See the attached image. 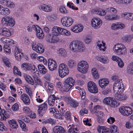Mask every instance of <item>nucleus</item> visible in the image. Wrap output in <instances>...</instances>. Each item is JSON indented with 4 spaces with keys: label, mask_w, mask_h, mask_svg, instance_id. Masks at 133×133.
I'll return each instance as SVG.
<instances>
[{
    "label": "nucleus",
    "mask_w": 133,
    "mask_h": 133,
    "mask_svg": "<svg viewBox=\"0 0 133 133\" xmlns=\"http://www.w3.org/2000/svg\"><path fill=\"white\" fill-rule=\"evenodd\" d=\"M69 48L71 51L76 52H83L85 49L83 43L82 42L78 40L72 41L70 43Z\"/></svg>",
    "instance_id": "obj_1"
},
{
    "label": "nucleus",
    "mask_w": 133,
    "mask_h": 133,
    "mask_svg": "<svg viewBox=\"0 0 133 133\" xmlns=\"http://www.w3.org/2000/svg\"><path fill=\"white\" fill-rule=\"evenodd\" d=\"M26 29L29 32H31L33 30H35L37 36L39 39H42L44 37V34L42 30L37 25H28L26 27Z\"/></svg>",
    "instance_id": "obj_2"
},
{
    "label": "nucleus",
    "mask_w": 133,
    "mask_h": 133,
    "mask_svg": "<svg viewBox=\"0 0 133 133\" xmlns=\"http://www.w3.org/2000/svg\"><path fill=\"white\" fill-rule=\"evenodd\" d=\"M111 128L110 129L105 127L98 126L97 130L98 133H118L116 126L113 125Z\"/></svg>",
    "instance_id": "obj_3"
},
{
    "label": "nucleus",
    "mask_w": 133,
    "mask_h": 133,
    "mask_svg": "<svg viewBox=\"0 0 133 133\" xmlns=\"http://www.w3.org/2000/svg\"><path fill=\"white\" fill-rule=\"evenodd\" d=\"M115 52L120 55H124L126 52V48L125 46L121 43L116 44L113 48Z\"/></svg>",
    "instance_id": "obj_4"
},
{
    "label": "nucleus",
    "mask_w": 133,
    "mask_h": 133,
    "mask_svg": "<svg viewBox=\"0 0 133 133\" xmlns=\"http://www.w3.org/2000/svg\"><path fill=\"white\" fill-rule=\"evenodd\" d=\"M75 84V80L71 77L67 78L64 82V90L65 92L69 91Z\"/></svg>",
    "instance_id": "obj_5"
},
{
    "label": "nucleus",
    "mask_w": 133,
    "mask_h": 133,
    "mask_svg": "<svg viewBox=\"0 0 133 133\" xmlns=\"http://www.w3.org/2000/svg\"><path fill=\"white\" fill-rule=\"evenodd\" d=\"M113 90L114 93H117L119 90L121 93L123 91L124 89L121 79H119L115 82L113 86Z\"/></svg>",
    "instance_id": "obj_6"
},
{
    "label": "nucleus",
    "mask_w": 133,
    "mask_h": 133,
    "mask_svg": "<svg viewBox=\"0 0 133 133\" xmlns=\"http://www.w3.org/2000/svg\"><path fill=\"white\" fill-rule=\"evenodd\" d=\"M78 70L83 74H85L88 71L89 65L87 62L82 61L78 63Z\"/></svg>",
    "instance_id": "obj_7"
},
{
    "label": "nucleus",
    "mask_w": 133,
    "mask_h": 133,
    "mask_svg": "<svg viewBox=\"0 0 133 133\" xmlns=\"http://www.w3.org/2000/svg\"><path fill=\"white\" fill-rule=\"evenodd\" d=\"M58 73L59 76L63 78L69 73V70L67 66L64 63L61 64L59 66Z\"/></svg>",
    "instance_id": "obj_8"
},
{
    "label": "nucleus",
    "mask_w": 133,
    "mask_h": 133,
    "mask_svg": "<svg viewBox=\"0 0 133 133\" xmlns=\"http://www.w3.org/2000/svg\"><path fill=\"white\" fill-rule=\"evenodd\" d=\"M1 23L4 26L11 27L13 26L15 24L14 19L9 16L3 17L2 19Z\"/></svg>",
    "instance_id": "obj_9"
},
{
    "label": "nucleus",
    "mask_w": 133,
    "mask_h": 133,
    "mask_svg": "<svg viewBox=\"0 0 133 133\" xmlns=\"http://www.w3.org/2000/svg\"><path fill=\"white\" fill-rule=\"evenodd\" d=\"M31 47L34 50L38 53H42L44 51L43 45L41 44L37 43L35 41L32 42Z\"/></svg>",
    "instance_id": "obj_10"
},
{
    "label": "nucleus",
    "mask_w": 133,
    "mask_h": 133,
    "mask_svg": "<svg viewBox=\"0 0 133 133\" xmlns=\"http://www.w3.org/2000/svg\"><path fill=\"white\" fill-rule=\"evenodd\" d=\"M119 111L123 115L128 116L131 114L133 110L131 108L129 107H122L119 108Z\"/></svg>",
    "instance_id": "obj_11"
},
{
    "label": "nucleus",
    "mask_w": 133,
    "mask_h": 133,
    "mask_svg": "<svg viewBox=\"0 0 133 133\" xmlns=\"http://www.w3.org/2000/svg\"><path fill=\"white\" fill-rule=\"evenodd\" d=\"M61 21L62 25L66 27L70 26L73 24L74 22L73 20L71 18L68 17H62Z\"/></svg>",
    "instance_id": "obj_12"
},
{
    "label": "nucleus",
    "mask_w": 133,
    "mask_h": 133,
    "mask_svg": "<svg viewBox=\"0 0 133 133\" xmlns=\"http://www.w3.org/2000/svg\"><path fill=\"white\" fill-rule=\"evenodd\" d=\"M47 106V104L45 103L38 106L37 111L40 116H42L45 113L48 108Z\"/></svg>",
    "instance_id": "obj_13"
},
{
    "label": "nucleus",
    "mask_w": 133,
    "mask_h": 133,
    "mask_svg": "<svg viewBox=\"0 0 133 133\" xmlns=\"http://www.w3.org/2000/svg\"><path fill=\"white\" fill-rule=\"evenodd\" d=\"M88 90L92 93H96L98 92V89L95 83L92 81H89L88 83Z\"/></svg>",
    "instance_id": "obj_14"
},
{
    "label": "nucleus",
    "mask_w": 133,
    "mask_h": 133,
    "mask_svg": "<svg viewBox=\"0 0 133 133\" xmlns=\"http://www.w3.org/2000/svg\"><path fill=\"white\" fill-rule=\"evenodd\" d=\"M102 21L99 18H94L91 21V24L92 26L95 29L99 28L102 25Z\"/></svg>",
    "instance_id": "obj_15"
},
{
    "label": "nucleus",
    "mask_w": 133,
    "mask_h": 133,
    "mask_svg": "<svg viewBox=\"0 0 133 133\" xmlns=\"http://www.w3.org/2000/svg\"><path fill=\"white\" fill-rule=\"evenodd\" d=\"M66 110L65 108L61 107V109L57 110V111H56V113L55 114V117L58 119L63 118V116L64 115Z\"/></svg>",
    "instance_id": "obj_16"
},
{
    "label": "nucleus",
    "mask_w": 133,
    "mask_h": 133,
    "mask_svg": "<svg viewBox=\"0 0 133 133\" xmlns=\"http://www.w3.org/2000/svg\"><path fill=\"white\" fill-rule=\"evenodd\" d=\"M38 8L40 10L46 12H50L52 9V8L51 6L45 4H42L39 5L38 6Z\"/></svg>",
    "instance_id": "obj_17"
},
{
    "label": "nucleus",
    "mask_w": 133,
    "mask_h": 133,
    "mask_svg": "<svg viewBox=\"0 0 133 133\" xmlns=\"http://www.w3.org/2000/svg\"><path fill=\"white\" fill-rule=\"evenodd\" d=\"M48 67L49 69L52 71L56 69L57 63L52 59H49L48 60Z\"/></svg>",
    "instance_id": "obj_18"
},
{
    "label": "nucleus",
    "mask_w": 133,
    "mask_h": 133,
    "mask_svg": "<svg viewBox=\"0 0 133 133\" xmlns=\"http://www.w3.org/2000/svg\"><path fill=\"white\" fill-rule=\"evenodd\" d=\"M98 82L100 87L102 89H104L109 84V81L108 79L103 78L99 80Z\"/></svg>",
    "instance_id": "obj_19"
},
{
    "label": "nucleus",
    "mask_w": 133,
    "mask_h": 133,
    "mask_svg": "<svg viewBox=\"0 0 133 133\" xmlns=\"http://www.w3.org/2000/svg\"><path fill=\"white\" fill-rule=\"evenodd\" d=\"M59 98L58 96H56L54 95H50L48 98V104L51 106L54 105L55 101L58 99Z\"/></svg>",
    "instance_id": "obj_20"
},
{
    "label": "nucleus",
    "mask_w": 133,
    "mask_h": 133,
    "mask_svg": "<svg viewBox=\"0 0 133 133\" xmlns=\"http://www.w3.org/2000/svg\"><path fill=\"white\" fill-rule=\"evenodd\" d=\"M125 26L124 24L121 23H116L112 24L111 29L113 30H117L119 29H123Z\"/></svg>",
    "instance_id": "obj_21"
},
{
    "label": "nucleus",
    "mask_w": 133,
    "mask_h": 133,
    "mask_svg": "<svg viewBox=\"0 0 133 133\" xmlns=\"http://www.w3.org/2000/svg\"><path fill=\"white\" fill-rule=\"evenodd\" d=\"M19 50L16 47H15L14 50V54L15 58H21L22 57L24 58H27L28 57L25 55H24V54L21 53L19 52Z\"/></svg>",
    "instance_id": "obj_22"
},
{
    "label": "nucleus",
    "mask_w": 133,
    "mask_h": 133,
    "mask_svg": "<svg viewBox=\"0 0 133 133\" xmlns=\"http://www.w3.org/2000/svg\"><path fill=\"white\" fill-rule=\"evenodd\" d=\"M83 27L81 24H77L75 25L71 28V30L75 33H78L83 31Z\"/></svg>",
    "instance_id": "obj_23"
},
{
    "label": "nucleus",
    "mask_w": 133,
    "mask_h": 133,
    "mask_svg": "<svg viewBox=\"0 0 133 133\" xmlns=\"http://www.w3.org/2000/svg\"><path fill=\"white\" fill-rule=\"evenodd\" d=\"M0 34L3 36L8 37L11 35L9 30L6 28H3L0 29Z\"/></svg>",
    "instance_id": "obj_24"
},
{
    "label": "nucleus",
    "mask_w": 133,
    "mask_h": 133,
    "mask_svg": "<svg viewBox=\"0 0 133 133\" xmlns=\"http://www.w3.org/2000/svg\"><path fill=\"white\" fill-rule=\"evenodd\" d=\"M21 99L26 104L29 105L30 103V100L28 95L25 94H23L21 95Z\"/></svg>",
    "instance_id": "obj_25"
},
{
    "label": "nucleus",
    "mask_w": 133,
    "mask_h": 133,
    "mask_svg": "<svg viewBox=\"0 0 133 133\" xmlns=\"http://www.w3.org/2000/svg\"><path fill=\"white\" fill-rule=\"evenodd\" d=\"M44 85L47 89L48 92L49 93H53L54 89V87L53 84L46 82L44 83Z\"/></svg>",
    "instance_id": "obj_26"
},
{
    "label": "nucleus",
    "mask_w": 133,
    "mask_h": 133,
    "mask_svg": "<svg viewBox=\"0 0 133 133\" xmlns=\"http://www.w3.org/2000/svg\"><path fill=\"white\" fill-rule=\"evenodd\" d=\"M53 130L54 133H64L65 132L64 129L60 126H56L54 127Z\"/></svg>",
    "instance_id": "obj_27"
},
{
    "label": "nucleus",
    "mask_w": 133,
    "mask_h": 133,
    "mask_svg": "<svg viewBox=\"0 0 133 133\" xmlns=\"http://www.w3.org/2000/svg\"><path fill=\"white\" fill-rule=\"evenodd\" d=\"M105 44L103 41L98 40L97 42V46H98L100 50L104 51L106 49Z\"/></svg>",
    "instance_id": "obj_28"
},
{
    "label": "nucleus",
    "mask_w": 133,
    "mask_h": 133,
    "mask_svg": "<svg viewBox=\"0 0 133 133\" xmlns=\"http://www.w3.org/2000/svg\"><path fill=\"white\" fill-rule=\"evenodd\" d=\"M120 90L117 93H114L116 94V97L117 99L120 101L125 100L127 98V96L126 95L123 94L121 95L122 93H121Z\"/></svg>",
    "instance_id": "obj_29"
},
{
    "label": "nucleus",
    "mask_w": 133,
    "mask_h": 133,
    "mask_svg": "<svg viewBox=\"0 0 133 133\" xmlns=\"http://www.w3.org/2000/svg\"><path fill=\"white\" fill-rule=\"evenodd\" d=\"M105 18L109 20L117 19L120 18V16L118 15H107L105 17Z\"/></svg>",
    "instance_id": "obj_30"
},
{
    "label": "nucleus",
    "mask_w": 133,
    "mask_h": 133,
    "mask_svg": "<svg viewBox=\"0 0 133 133\" xmlns=\"http://www.w3.org/2000/svg\"><path fill=\"white\" fill-rule=\"evenodd\" d=\"M38 68L39 72L41 74H45L47 72V70L46 68L42 64H39L38 65Z\"/></svg>",
    "instance_id": "obj_31"
},
{
    "label": "nucleus",
    "mask_w": 133,
    "mask_h": 133,
    "mask_svg": "<svg viewBox=\"0 0 133 133\" xmlns=\"http://www.w3.org/2000/svg\"><path fill=\"white\" fill-rule=\"evenodd\" d=\"M95 13L101 16H104L107 13V11L101 8H97L95 9Z\"/></svg>",
    "instance_id": "obj_32"
},
{
    "label": "nucleus",
    "mask_w": 133,
    "mask_h": 133,
    "mask_svg": "<svg viewBox=\"0 0 133 133\" xmlns=\"http://www.w3.org/2000/svg\"><path fill=\"white\" fill-rule=\"evenodd\" d=\"M10 127L11 128L16 129L18 127L16 122L14 119L10 120L8 121Z\"/></svg>",
    "instance_id": "obj_33"
},
{
    "label": "nucleus",
    "mask_w": 133,
    "mask_h": 133,
    "mask_svg": "<svg viewBox=\"0 0 133 133\" xmlns=\"http://www.w3.org/2000/svg\"><path fill=\"white\" fill-rule=\"evenodd\" d=\"M33 77L34 80L36 84H40L41 85V82L39 78V74H35L33 75Z\"/></svg>",
    "instance_id": "obj_34"
},
{
    "label": "nucleus",
    "mask_w": 133,
    "mask_h": 133,
    "mask_svg": "<svg viewBox=\"0 0 133 133\" xmlns=\"http://www.w3.org/2000/svg\"><path fill=\"white\" fill-rule=\"evenodd\" d=\"M115 2L118 4L128 5L131 2L132 0H114Z\"/></svg>",
    "instance_id": "obj_35"
},
{
    "label": "nucleus",
    "mask_w": 133,
    "mask_h": 133,
    "mask_svg": "<svg viewBox=\"0 0 133 133\" xmlns=\"http://www.w3.org/2000/svg\"><path fill=\"white\" fill-rule=\"evenodd\" d=\"M105 10L107 11V12L113 15H116V14L117 12V9L113 7L106 8L105 9Z\"/></svg>",
    "instance_id": "obj_36"
},
{
    "label": "nucleus",
    "mask_w": 133,
    "mask_h": 133,
    "mask_svg": "<svg viewBox=\"0 0 133 133\" xmlns=\"http://www.w3.org/2000/svg\"><path fill=\"white\" fill-rule=\"evenodd\" d=\"M130 12H124L121 13V16L122 18L130 20Z\"/></svg>",
    "instance_id": "obj_37"
},
{
    "label": "nucleus",
    "mask_w": 133,
    "mask_h": 133,
    "mask_svg": "<svg viewBox=\"0 0 133 133\" xmlns=\"http://www.w3.org/2000/svg\"><path fill=\"white\" fill-rule=\"evenodd\" d=\"M57 53L59 55L65 57L67 55V52L63 48L59 49L57 51Z\"/></svg>",
    "instance_id": "obj_38"
},
{
    "label": "nucleus",
    "mask_w": 133,
    "mask_h": 133,
    "mask_svg": "<svg viewBox=\"0 0 133 133\" xmlns=\"http://www.w3.org/2000/svg\"><path fill=\"white\" fill-rule=\"evenodd\" d=\"M112 59L117 62L118 65L119 67L122 68L124 66V63L121 59Z\"/></svg>",
    "instance_id": "obj_39"
},
{
    "label": "nucleus",
    "mask_w": 133,
    "mask_h": 133,
    "mask_svg": "<svg viewBox=\"0 0 133 133\" xmlns=\"http://www.w3.org/2000/svg\"><path fill=\"white\" fill-rule=\"evenodd\" d=\"M25 78L26 81L28 83L32 85L34 84V82L31 77L28 75L25 76Z\"/></svg>",
    "instance_id": "obj_40"
},
{
    "label": "nucleus",
    "mask_w": 133,
    "mask_h": 133,
    "mask_svg": "<svg viewBox=\"0 0 133 133\" xmlns=\"http://www.w3.org/2000/svg\"><path fill=\"white\" fill-rule=\"evenodd\" d=\"M68 65L70 68H72L75 66L76 64V62L74 60L71 59L69 60L68 62Z\"/></svg>",
    "instance_id": "obj_41"
},
{
    "label": "nucleus",
    "mask_w": 133,
    "mask_h": 133,
    "mask_svg": "<svg viewBox=\"0 0 133 133\" xmlns=\"http://www.w3.org/2000/svg\"><path fill=\"white\" fill-rule=\"evenodd\" d=\"M70 105L72 107L76 108L78 106V103L76 101L70 98Z\"/></svg>",
    "instance_id": "obj_42"
},
{
    "label": "nucleus",
    "mask_w": 133,
    "mask_h": 133,
    "mask_svg": "<svg viewBox=\"0 0 133 133\" xmlns=\"http://www.w3.org/2000/svg\"><path fill=\"white\" fill-rule=\"evenodd\" d=\"M52 33L53 35L56 36L59 35V31H58V26H54L52 28Z\"/></svg>",
    "instance_id": "obj_43"
},
{
    "label": "nucleus",
    "mask_w": 133,
    "mask_h": 133,
    "mask_svg": "<svg viewBox=\"0 0 133 133\" xmlns=\"http://www.w3.org/2000/svg\"><path fill=\"white\" fill-rule=\"evenodd\" d=\"M112 100H113V98L111 97H106L103 100V102L104 103L109 105Z\"/></svg>",
    "instance_id": "obj_44"
},
{
    "label": "nucleus",
    "mask_w": 133,
    "mask_h": 133,
    "mask_svg": "<svg viewBox=\"0 0 133 133\" xmlns=\"http://www.w3.org/2000/svg\"><path fill=\"white\" fill-rule=\"evenodd\" d=\"M32 64H28L26 63H23L22 65V67L26 70H31V66Z\"/></svg>",
    "instance_id": "obj_45"
},
{
    "label": "nucleus",
    "mask_w": 133,
    "mask_h": 133,
    "mask_svg": "<svg viewBox=\"0 0 133 133\" xmlns=\"http://www.w3.org/2000/svg\"><path fill=\"white\" fill-rule=\"evenodd\" d=\"M7 44H9L10 46H12L13 47H16V42L13 40L8 38L7 40Z\"/></svg>",
    "instance_id": "obj_46"
},
{
    "label": "nucleus",
    "mask_w": 133,
    "mask_h": 133,
    "mask_svg": "<svg viewBox=\"0 0 133 133\" xmlns=\"http://www.w3.org/2000/svg\"><path fill=\"white\" fill-rule=\"evenodd\" d=\"M91 72L93 77L95 79L99 78L98 74L97 71V70L95 68H93L91 70Z\"/></svg>",
    "instance_id": "obj_47"
},
{
    "label": "nucleus",
    "mask_w": 133,
    "mask_h": 133,
    "mask_svg": "<svg viewBox=\"0 0 133 133\" xmlns=\"http://www.w3.org/2000/svg\"><path fill=\"white\" fill-rule=\"evenodd\" d=\"M127 69L128 72V73L133 74V62L130 63L129 66V67Z\"/></svg>",
    "instance_id": "obj_48"
},
{
    "label": "nucleus",
    "mask_w": 133,
    "mask_h": 133,
    "mask_svg": "<svg viewBox=\"0 0 133 133\" xmlns=\"http://www.w3.org/2000/svg\"><path fill=\"white\" fill-rule=\"evenodd\" d=\"M24 87L26 93L29 95L30 97H31L32 96V92L31 88L28 85L25 86Z\"/></svg>",
    "instance_id": "obj_49"
},
{
    "label": "nucleus",
    "mask_w": 133,
    "mask_h": 133,
    "mask_svg": "<svg viewBox=\"0 0 133 133\" xmlns=\"http://www.w3.org/2000/svg\"><path fill=\"white\" fill-rule=\"evenodd\" d=\"M3 50L4 52L6 54H9L11 51L10 47L7 45L5 44L4 46Z\"/></svg>",
    "instance_id": "obj_50"
},
{
    "label": "nucleus",
    "mask_w": 133,
    "mask_h": 133,
    "mask_svg": "<svg viewBox=\"0 0 133 133\" xmlns=\"http://www.w3.org/2000/svg\"><path fill=\"white\" fill-rule=\"evenodd\" d=\"M67 5L68 7L73 10H77L78 9L77 7L74 6V4L73 3L70 2H68L67 4Z\"/></svg>",
    "instance_id": "obj_51"
},
{
    "label": "nucleus",
    "mask_w": 133,
    "mask_h": 133,
    "mask_svg": "<svg viewBox=\"0 0 133 133\" xmlns=\"http://www.w3.org/2000/svg\"><path fill=\"white\" fill-rule=\"evenodd\" d=\"M31 72L33 73V75L36 74H39L37 68L33 64H32L31 66Z\"/></svg>",
    "instance_id": "obj_52"
},
{
    "label": "nucleus",
    "mask_w": 133,
    "mask_h": 133,
    "mask_svg": "<svg viewBox=\"0 0 133 133\" xmlns=\"http://www.w3.org/2000/svg\"><path fill=\"white\" fill-rule=\"evenodd\" d=\"M44 122L45 123H49L52 124H55L56 123L55 120L51 118H49L45 120Z\"/></svg>",
    "instance_id": "obj_53"
},
{
    "label": "nucleus",
    "mask_w": 133,
    "mask_h": 133,
    "mask_svg": "<svg viewBox=\"0 0 133 133\" xmlns=\"http://www.w3.org/2000/svg\"><path fill=\"white\" fill-rule=\"evenodd\" d=\"M20 127L21 128L23 131H26L27 130L25 124L23 122L21 121L20 124Z\"/></svg>",
    "instance_id": "obj_54"
},
{
    "label": "nucleus",
    "mask_w": 133,
    "mask_h": 133,
    "mask_svg": "<svg viewBox=\"0 0 133 133\" xmlns=\"http://www.w3.org/2000/svg\"><path fill=\"white\" fill-rule=\"evenodd\" d=\"M71 113L68 111H66L65 114L64 116L65 117L67 120H70L71 119Z\"/></svg>",
    "instance_id": "obj_55"
},
{
    "label": "nucleus",
    "mask_w": 133,
    "mask_h": 133,
    "mask_svg": "<svg viewBox=\"0 0 133 133\" xmlns=\"http://www.w3.org/2000/svg\"><path fill=\"white\" fill-rule=\"evenodd\" d=\"M84 41L86 43L89 44L91 41V37L90 36H87L84 39Z\"/></svg>",
    "instance_id": "obj_56"
},
{
    "label": "nucleus",
    "mask_w": 133,
    "mask_h": 133,
    "mask_svg": "<svg viewBox=\"0 0 133 133\" xmlns=\"http://www.w3.org/2000/svg\"><path fill=\"white\" fill-rule=\"evenodd\" d=\"M95 114L100 118L104 116V114L103 112L98 110H96L95 111Z\"/></svg>",
    "instance_id": "obj_57"
},
{
    "label": "nucleus",
    "mask_w": 133,
    "mask_h": 133,
    "mask_svg": "<svg viewBox=\"0 0 133 133\" xmlns=\"http://www.w3.org/2000/svg\"><path fill=\"white\" fill-rule=\"evenodd\" d=\"M10 10L8 8H4L2 15H8L10 14Z\"/></svg>",
    "instance_id": "obj_58"
},
{
    "label": "nucleus",
    "mask_w": 133,
    "mask_h": 133,
    "mask_svg": "<svg viewBox=\"0 0 133 133\" xmlns=\"http://www.w3.org/2000/svg\"><path fill=\"white\" fill-rule=\"evenodd\" d=\"M59 10L60 12L62 13L67 14L68 13V11L66 10L65 7L63 6H61L59 7Z\"/></svg>",
    "instance_id": "obj_59"
},
{
    "label": "nucleus",
    "mask_w": 133,
    "mask_h": 133,
    "mask_svg": "<svg viewBox=\"0 0 133 133\" xmlns=\"http://www.w3.org/2000/svg\"><path fill=\"white\" fill-rule=\"evenodd\" d=\"M48 42L51 43H55L57 42L58 41L57 40L56 38H54V37H52L51 38L47 39Z\"/></svg>",
    "instance_id": "obj_60"
},
{
    "label": "nucleus",
    "mask_w": 133,
    "mask_h": 133,
    "mask_svg": "<svg viewBox=\"0 0 133 133\" xmlns=\"http://www.w3.org/2000/svg\"><path fill=\"white\" fill-rule=\"evenodd\" d=\"M119 105L118 103L116 102L113 101V100H112L111 102L110 103V105H109L112 107H116Z\"/></svg>",
    "instance_id": "obj_61"
},
{
    "label": "nucleus",
    "mask_w": 133,
    "mask_h": 133,
    "mask_svg": "<svg viewBox=\"0 0 133 133\" xmlns=\"http://www.w3.org/2000/svg\"><path fill=\"white\" fill-rule=\"evenodd\" d=\"M15 4L13 2L10 1H8L6 7H8L9 8H13L15 7Z\"/></svg>",
    "instance_id": "obj_62"
},
{
    "label": "nucleus",
    "mask_w": 133,
    "mask_h": 133,
    "mask_svg": "<svg viewBox=\"0 0 133 133\" xmlns=\"http://www.w3.org/2000/svg\"><path fill=\"white\" fill-rule=\"evenodd\" d=\"M13 73L16 75H21V72L19 71L18 69L15 66H14L13 68Z\"/></svg>",
    "instance_id": "obj_63"
},
{
    "label": "nucleus",
    "mask_w": 133,
    "mask_h": 133,
    "mask_svg": "<svg viewBox=\"0 0 133 133\" xmlns=\"http://www.w3.org/2000/svg\"><path fill=\"white\" fill-rule=\"evenodd\" d=\"M123 41L125 42H130L131 39L132 37L131 36H125L123 37Z\"/></svg>",
    "instance_id": "obj_64"
}]
</instances>
